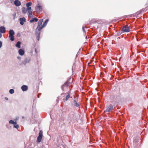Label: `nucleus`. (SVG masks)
<instances>
[{"instance_id": "obj_1", "label": "nucleus", "mask_w": 148, "mask_h": 148, "mask_svg": "<svg viewBox=\"0 0 148 148\" xmlns=\"http://www.w3.org/2000/svg\"><path fill=\"white\" fill-rule=\"evenodd\" d=\"M9 37L10 38V40L12 41H13L14 40V35L15 34V33L13 30L10 29L9 31Z\"/></svg>"}, {"instance_id": "obj_2", "label": "nucleus", "mask_w": 148, "mask_h": 148, "mask_svg": "<svg viewBox=\"0 0 148 148\" xmlns=\"http://www.w3.org/2000/svg\"><path fill=\"white\" fill-rule=\"evenodd\" d=\"M122 30L123 33L128 32L130 31V29L128 25H125L123 27Z\"/></svg>"}, {"instance_id": "obj_3", "label": "nucleus", "mask_w": 148, "mask_h": 148, "mask_svg": "<svg viewBox=\"0 0 148 148\" xmlns=\"http://www.w3.org/2000/svg\"><path fill=\"white\" fill-rule=\"evenodd\" d=\"M42 131L40 130L39 133V135L37 138V142L40 143L41 141L42 138Z\"/></svg>"}, {"instance_id": "obj_4", "label": "nucleus", "mask_w": 148, "mask_h": 148, "mask_svg": "<svg viewBox=\"0 0 148 148\" xmlns=\"http://www.w3.org/2000/svg\"><path fill=\"white\" fill-rule=\"evenodd\" d=\"M31 60V58L29 57H27L25 58L24 60L22 61V63L24 65H25L29 63Z\"/></svg>"}, {"instance_id": "obj_5", "label": "nucleus", "mask_w": 148, "mask_h": 148, "mask_svg": "<svg viewBox=\"0 0 148 148\" xmlns=\"http://www.w3.org/2000/svg\"><path fill=\"white\" fill-rule=\"evenodd\" d=\"M106 110L105 111L107 112H110L113 109V106L111 105H110L108 106H107L106 107Z\"/></svg>"}, {"instance_id": "obj_6", "label": "nucleus", "mask_w": 148, "mask_h": 148, "mask_svg": "<svg viewBox=\"0 0 148 148\" xmlns=\"http://www.w3.org/2000/svg\"><path fill=\"white\" fill-rule=\"evenodd\" d=\"M15 5L16 6H19L21 5V3L18 0H15L14 2Z\"/></svg>"}, {"instance_id": "obj_7", "label": "nucleus", "mask_w": 148, "mask_h": 148, "mask_svg": "<svg viewBox=\"0 0 148 148\" xmlns=\"http://www.w3.org/2000/svg\"><path fill=\"white\" fill-rule=\"evenodd\" d=\"M19 21H20V24L21 25H23L24 24V22H26V19L24 17L22 18H20L19 19Z\"/></svg>"}, {"instance_id": "obj_8", "label": "nucleus", "mask_w": 148, "mask_h": 148, "mask_svg": "<svg viewBox=\"0 0 148 148\" xmlns=\"http://www.w3.org/2000/svg\"><path fill=\"white\" fill-rule=\"evenodd\" d=\"M49 19H46L45 21L43 23L42 25V26H41V27L40 28V29H42L44 27H45V26H46L47 24V23L49 21Z\"/></svg>"}, {"instance_id": "obj_9", "label": "nucleus", "mask_w": 148, "mask_h": 148, "mask_svg": "<svg viewBox=\"0 0 148 148\" xmlns=\"http://www.w3.org/2000/svg\"><path fill=\"white\" fill-rule=\"evenodd\" d=\"M40 28H36V36H40Z\"/></svg>"}, {"instance_id": "obj_10", "label": "nucleus", "mask_w": 148, "mask_h": 148, "mask_svg": "<svg viewBox=\"0 0 148 148\" xmlns=\"http://www.w3.org/2000/svg\"><path fill=\"white\" fill-rule=\"evenodd\" d=\"M6 31L5 28L4 26L0 27V32L2 33H4Z\"/></svg>"}, {"instance_id": "obj_11", "label": "nucleus", "mask_w": 148, "mask_h": 148, "mask_svg": "<svg viewBox=\"0 0 148 148\" xmlns=\"http://www.w3.org/2000/svg\"><path fill=\"white\" fill-rule=\"evenodd\" d=\"M43 21V19H41L38 21V26H37V28H40V29H40V28L41 27L40 26H41V25L42 24Z\"/></svg>"}, {"instance_id": "obj_12", "label": "nucleus", "mask_w": 148, "mask_h": 148, "mask_svg": "<svg viewBox=\"0 0 148 148\" xmlns=\"http://www.w3.org/2000/svg\"><path fill=\"white\" fill-rule=\"evenodd\" d=\"M36 10L37 11H42V6L38 4L37 7L36 8Z\"/></svg>"}, {"instance_id": "obj_13", "label": "nucleus", "mask_w": 148, "mask_h": 148, "mask_svg": "<svg viewBox=\"0 0 148 148\" xmlns=\"http://www.w3.org/2000/svg\"><path fill=\"white\" fill-rule=\"evenodd\" d=\"M18 53L21 56L23 55L25 53L24 50L21 49H20L19 50Z\"/></svg>"}, {"instance_id": "obj_14", "label": "nucleus", "mask_w": 148, "mask_h": 148, "mask_svg": "<svg viewBox=\"0 0 148 148\" xmlns=\"http://www.w3.org/2000/svg\"><path fill=\"white\" fill-rule=\"evenodd\" d=\"M21 89L23 91H25L28 89V87L26 85H23L21 86Z\"/></svg>"}, {"instance_id": "obj_15", "label": "nucleus", "mask_w": 148, "mask_h": 148, "mask_svg": "<svg viewBox=\"0 0 148 148\" xmlns=\"http://www.w3.org/2000/svg\"><path fill=\"white\" fill-rule=\"evenodd\" d=\"M9 123L10 124H12L13 125H16L17 123L16 122V119H14L13 121L12 120H11L9 121Z\"/></svg>"}, {"instance_id": "obj_16", "label": "nucleus", "mask_w": 148, "mask_h": 148, "mask_svg": "<svg viewBox=\"0 0 148 148\" xmlns=\"http://www.w3.org/2000/svg\"><path fill=\"white\" fill-rule=\"evenodd\" d=\"M21 42L19 41H18L16 44L15 45V46L16 47H17L18 48H21Z\"/></svg>"}, {"instance_id": "obj_17", "label": "nucleus", "mask_w": 148, "mask_h": 148, "mask_svg": "<svg viewBox=\"0 0 148 148\" xmlns=\"http://www.w3.org/2000/svg\"><path fill=\"white\" fill-rule=\"evenodd\" d=\"M68 86H69V85L68 84V82H66L62 86V87H61L62 90H63L64 87H67Z\"/></svg>"}, {"instance_id": "obj_18", "label": "nucleus", "mask_w": 148, "mask_h": 148, "mask_svg": "<svg viewBox=\"0 0 148 148\" xmlns=\"http://www.w3.org/2000/svg\"><path fill=\"white\" fill-rule=\"evenodd\" d=\"M22 13L23 14H26L27 11V9L24 7L22 8Z\"/></svg>"}, {"instance_id": "obj_19", "label": "nucleus", "mask_w": 148, "mask_h": 148, "mask_svg": "<svg viewBox=\"0 0 148 148\" xmlns=\"http://www.w3.org/2000/svg\"><path fill=\"white\" fill-rule=\"evenodd\" d=\"M38 21V19L36 18H34L30 20V22L32 23L34 22H37Z\"/></svg>"}, {"instance_id": "obj_20", "label": "nucleus", "mask_w": 148, "mask_h": 148, "mask_svg": "<svg viewBox=\"0 0 148 148\" xmlns=\"http://www.w3.org/2000/svg\"><path fill=\"white\" fill-rule=\"evenodd\" d=\"M73 105L76 107H78L79 106V104L78 103H77L75 100H74V102Z\"/></svg>"}, {"instance_id": "obj_21", "label": "nucleus", "mask_w": 148, "mask_h": 148, "mask_svg": "<svg viewBox=\"0 0 148 148\" xmlns=\"http://www.w3.org/2000/svg\"><path fill=\"white\" fill-rule=\"evenodd\" d=\"M32 4V3L31 2L29 1L28 3H26V6H30Z\"/></svg>"}, {"instance_id": "obj_22", "label": "nucleus", "mask_w": 148, "mask_h": 148, "mask_svg": "<svg viewBox=\"0 0 148 148\" xmlns=\"http://www.w3.org/2000/svg\"><path fill=\"white\" fill-rule=\"evenodd\" d=\"M14 90L13 89H10L9 90V92L11 94H12L14 93Z\"/></svg>"}, {"instance_id": "obj_23", "label": "nucleus", "mask_w": 148, "mask_h": 148, "mask_svg": "<svg viewBox=\"0 0 148 148\" xmlns=\"http://www.w3.org/2000/svg\"><path fill=\"white\" fill-rule=\"evenodd\" d=\"M28 14L29 15V16L31 17L32 16V11H28Z\"/></svg>"}, {"instance_id": "obj_24", "label": "nucleus", "mask_w": 148, "mask_h": 148, "mask_svg": "<svg viewBox=\"0 0 148 148\" xmlns=\"http://www.w3.org/2000/svg\"><path fill=\"white\" fill-rule=\"evenodd\" d=\"M70 97V95L69 94H69L66 96L65 100L66 101L68 100V99H69V98Z\"/></svg>"}, {"instance_id": "obj_25", "label": "nucleus", "mask_w": 148, "mask_h": 148, "mask_svg": "<svg viewBox=\"0 0 148 148\" xmlns=\"http://www.w3.org/2000/svg\"><path fill=\"white\" fill-rule=\"evenodd\" d=\"M19 127V125L18 124H16V125H14V127L16 129H18Z\"/></svg>"}, {"instance_id": "obj_26", "label": "nucleus", "mask_w": 148, "mask_h": 148, "mask_svg": "<svg viewBox=\"0 0 148 148\" xmlns=\"http://www.w3.org/2000/svg\"><path fill=\"white\" fill-rule=\"evenodd\" d=\"M123 32L122 30H121L118 32L117 33V34L118 35H119L122 33H123Z\"/></svg>"}, {"instance_id": "obj_27", "label": "nucleus", "mask_w": 148, "mask_h": 148, "mask_svg": "<svg viewBox=\"0 0 148 148\" xmlns=\"http://www.w3.org/2000/svg\"><path fill=\"white\" fill-rule=\"evenodd\" d=\"M27 8H26L27 10L28 11H31V7L30 6H27Z\"/></svg>"}, {"instance_id": "obj_28", "label": "nucleus", "mask_w": 148, "mask_h": 148, "mask_svg": "<svg viewBox=\"0 0 148 148\" xmlns=\"http://www.w3.org/2000/svg\"><path fill=\"white\" fill-rule=\"evenodd\" d=\"M84 28H85V27L84 26H83L82 27V30H83V32H84L85 33L86 31H85V30H84Z\"/></svg>"}, {"instance_id": "obj_29", "label": "nucleus", "mask_w": 148, "mask_h": 148, "mask_svg": "<svg viewBox=\"0 0 148 148\" xmlns=\"http://www.w3.org/2000/svg\"><path fill=\"white\" fill-rule=\"evenodd\" d=\"M2 42L0 41V48L2 47Z\"/></svg>"}, {"instance_id": "obj_30", "label": "nucleus", "mask_w": 148, "mask_h": 148, "mask_svg": "<svg viewBox=\"0 0 148 148\" xmlns=\"http://www.w3.org/2000/svg\"><path fill=\"white\" fill-rule=\"evenodd\" d=\"M36 38L37 39V40L39 41V38H40V36H36Z\"/></svg>"}, {"instance_id": "obj_31", "label": "nucleus", "mask_w": 148, "mask_h": 148, "mask_svg": "<svg viewBox=\"0 0 148 148\" xmlns=\"http://www.w3.org/2000/svg\"><path fill=\"white\" fill-rule=\"evenodd\" d=\"M16 15V13H15L14 14H13V16L14 17V18H13L14 19H15V18Z\"/></svg>"}, {"instance_id": "obj_32", "label": "nucleus", "mask_w": 148, "mask_h": 148, "mask_svg": "<svg viewBox=\"0 0 148 148\" xmlns=\"http://www.w3.org/2000/svg\"><path fill=\"white\" fill-rule=\"evenodd\" d=\"M17 58L19 60H20L21 59V57L20 56H18L17 57Z\"/></svg>"}, {"instance_id": "obj_33", "label": "nucleus", "mask_w": 148, "mask_h": 148, "mask_svg": "<svg viewBox=\"0 0 148 148\" xmlns=\"http://www.w3.org/2000/svg\"><path fill=\"white\" fill-rule=\"evenodd\" d=\"M4 98L6 100H8V98L7 97H5Z\"/></svg>"}, {"instance_id": "obj_34", "label": "nucleus", "mask_w": 148, "mask_h": 148, "mask_svg": "<svg viewBox=\"0 0 148 148\" xmlns=\"http://www.w3.org/2000/svg\"><path fill=\"white\" fill-rule=\"evenodd\" d=\"M35 52L36 53H37V49H36L35 48Z\"/></svg>"}, {"instance_id": "obj_35", "label": "nucleus", "mask_w": 148, "mask_h": 148, "mask_svg": "<svg viewBox=\"0 0 148 148\" xmlns=\"http://www.w3.org/2000/svg\"><path fill=\"white\" fill-rule=\"evenodd\" d=\"M2 34L1 33H0V38H1L2 37Z\"/></svg>"}, {"instance_id": "obj_36", "label": "nucleus", "mask_w": 148, "mask_h": 148, "mask_svg": "<svg viewBox=\"0 0 148 148\" xmlns=\"http://www.w3.org/2000/svg\"><path fill=\"white\" fill-rule=\"evenodd\" d=\"M135 139H136L135 138L134 139V143L136 142V141H135Z\"/></svg>"}, {"instance_id": "obj_37", "label": "nucleus", "mask_w": 148, "mask_h": 148, "mask_svg": "<svg viewBox=\"0 0 148 148\" xmlns=\"http://www.w3.org/2000/svg\"><path fill=\"white\" fill-rule=\"evenodd\" d=\"M18 118H19V117H17L16 118V120H18Z\"/></svg>"}, {"instance_id": "obj_38", "label": "nucleus", "mask_w": 148, "mask_h": 148, "mask_svg": "<svg viewBox=\"0 0 148 148\" xmlns=\"http://www.w3.org/2000/svg\"><path fill=\"white\" fill-rule=\"evenodd\" d=\"M24 118V116H23V117H22V118H23V119Z\"/></svg>"}]
</instances>
